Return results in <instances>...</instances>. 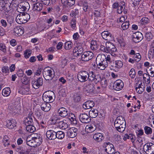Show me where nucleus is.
<instances>
[{"label": "nucleus", "mask_w": 154, "mask_h": 154, "mask_svg": "<svg viewBox=\"0 0 154 154\" xmlns=\"http://www.w3.org/2000/svg\"><path fill=\"white\" fill-rule=\"evenodd\" d=\"M33 119H35L34 116L32 115V112H30L28 117L26 118L24 121V123L26 125H29L30 124H33Z\"/></svg>", "instance_id": "dca6fc26"}, {"label": "nucleus", "mask_w": 154, "mask_h": 154, "mask_svg": "<svg viewBox=\"0 0 154 154\" xmlns=\"http://www.w3.org/2000/svg\"><path fill=\"white\" fill-rule=\"evenodd\" d=\"M58 126L62 129L65 130L68 128V125L62 121L60 122Z\"/></svg>", "instance_id": "37998d69"}, {"label": "nucleus", "mask_w": 154, "mask_h": 154, "mask_svg": "<svg viewBox=\"0 0 154 154\" xmlns=\"http://www.w3.org/2000/svg\"><path fill=\"white\" fill-rule=\"evenodd\" d=\"M98 114L97 110L94 109H91L89 112V116L91 118H96L98 116Z\"/></svg>", "instance_id": "72a5a7b5"}, {"label": "nucleus", "mask_w": 154, "mask_h": 154, "mask_svg": "<svg viewBox=\"0 0 154 154\" xmlns=\"http://www.w3.org/2000/svg\"><path fill=\"white\" fill-rule=\"evenodd\" d=\"M11 93L10 89L9 87L4 88L2 91V94L4 96L7 97Z\"/></svg>", "instance_id": "58836bf2"}, {"label": "nucleus", "mask_w": 154, "mask_h": 154, "mask_svg": "<svg viewBox=\"0 0 154 154\" xmlns=\"http://www.w3.org/2000/svg\"><path fill=\"white\" fill-rule=\"evenodd\" d=\"M148 69L150 74V76L151 77L154 76V65H152L148 66Z\"/></svg>", "instance_id": "c03bdc74"}, {"label": "nucleus", "mask_w": 154, "mask_h": 154, "mask_svg": "<svg viewBox=\"0 0 154 154\" xmlns=\"http://www.w3.org/2000/svg\"><path fill=\"white\" fill-rule=\"evenodd\" d=\"M56 138L59 139H62L65 136L64 133L62 131H59L56 132Z\"/></svg>", "instance_id": "79ce46f5"}, {"label": "nucleus", "mask_w": 154, "mask_h": 154, "mask_svg": "<svg viewBox=\"0 0 154 154\" xmlns=\"http://www.w3.org/2000/svg\"><path fill=\"white\" fill-rule=\"evenodd\" d=\"M98 66V68L101 70H104L106 67L107 66L108 64H107V62L104 60L101 61L100 62L98 63V64H97Z\"/></svg>", "instance_id": "2f4dec72"}, {"label": "nucleus", "mask_w": 154, "mask_h": 154, "mask_svg": "<svg viewBox=\"0 0 154 154\" xmlns=\"http://www.w3.org/2000/svg\"><path fill=\"white\" fill-rule=\"evenodd\" d=\"M103 146L105 148L106 152L109 154H113L115 151L114 145L110 142L104 143Z\"/></svg>", "instance_id": "0eeeda50"}, {"label": "nucleus", "mask_w": 154, "mask_h": 154, "mask_svg": "<svg viewBox=\"0 0 154 154\" xmlns=\"http://www.w3.org/2000/svg\"><path fill=\"white\" fill-rule=\"evenodd\" d=\"M10 5V3H5L4 0H0V10L6 15L11 10Z\"/></svg>", "instance_id": "39448f33"}, {"label": "nucleus", "mask_w": 154, "mask_h": 154, "mask_svg": "<svg viewBox=\"0 0 154 154\" xmlns=\"http://www.w3.org/2000/svg\"><path fill=\"white\" fill-rule=\"evenodd\" d=\"M144 130L145 133L147 135L151 134L152 132V128L147 126H146L144 127Z\"/></svg>", "instance_id": "09e8293b"}, {"label": "nucleus", "mask_w": 154, "mask_h": 154, "mask_svg": "<svg viewBox=\"0 0 154 154\" xmlns=\"http://www.w3.org/2000/svg\"><path fill=\"white\" fill-rule=\"evenodd\" d=\"M101 78V76L99 74L95 75L93 72H90L89 81L93 82L97 84L100 82Z\"/></svg>", "instance_id": "1a4fd4ad"}, {"label": "nucleus", "mask_w": 154, "mask_h": 154, "mask_svg": "<svg viewBox=\"0 0 154 154\" xmlns=\"http://www.w3.org/2000/svg\"><path fill=\"white\" fill-rule=\"evenodd\" d=\"M95 85L93 83H90L86 86L84 91L86 94L94 93L95 89Z\"/></svg>", "instance_id": "2eb2a0df"}, {"label": "nucleus", "mask_w": 154, "mask_h": 154, "mask_svg": "<svg viewBox=\"0 0 154 154\" xmlns=\"http://www.w3.org/2000/svg\"><path fill=\"white\" fill-rule=\"evenodd\" d=\"M83 48L80 45H78L73 50V53L75 56H78L80 55L83 52Z\"/></svg>", "instance_id": "4be33fe9"}, {"label": "nucleus", "mask_w": 154, "mask_h": 154, "mask_svg": "<svg viewBox=\"0 0 154 154\" xmlns=\"http://www.w3.org/2000/svg\"><path fill=\"white\" fill-rule=\"evenodd\" d=\"M72 44L70 42H66L64 44L65 48L66 50H69L71 48Z\"/></svg>", "instance_id": "864d4df0"}, {"label": "nucleus", "mask_w": 154, "mask_h": 154, "mask_svg": "<svg viewBox=\"0 0 154 154\" xmlns=\"http://www.w3.org/2000/svg\"><path fill=\"white\" fill-rule=\"evenodd\" d=\"M76 21L75 19H72L71 21L70 26L72 29H74L76 26Z\"/></svg>", "instance_id": "e2e57ef3"}, {"label": "nucleus", "mask_w": 154, "mask_h": 154, "mask_svg": "<svg viewBox=\"0 0 154 154\" xmlns=\"http://www.w3.org/2000/svg\"><path fill=\"white\" fill-rule=\"evenodd\" d=\"M33 125L30 124L29 125H26V130L28 132L32 133L35 130V128Z\"/></svg>", "instance_id": "e433bc0d"}, {"label": "nucleus", "mask_w": 154, "mask_h": 154, "mask_svg": "<svg viewBox=\"0 0 154 154\" xmlns=\"http://www.w3.org/2000/svg\"><path fill=\"white\" fill-rule=\"evenodd\" d=\"M58 112L60 116L63 117H66L69 112L64 107L60 108L58 109Z\"/></svg>", "instance_id": "393cba45"}, {"label": "nucleus", "mask_w": 154, "mask_h": 154, "mask_svg": "<svg viewBox=\"0 0 154 154\" xmlns=\"http://www.w3.org/2000/svg\"><path fill=\"white\" fill-rule=\"evenodd\" d=\"M0 50L3 51L4 53L6 52V47L5 45L3 43H0Z\"/></svg>", "instance_id": "0e129e2a"}, {"label": "nucleus", "mask_w": 154, "mask_h": 154, "mask_svg": "<svg viewBox=\"0 0 154 154\" xmlns=\"http://www.w3.org/2000/svg\"><path fill=\"white\" fill-rule=\"evenodd\" d=\"M54 96V92L52 91H48L44 93L42 96L43 100L46 102L51 103L54 100L53 97Z\"/></svg>", "instance_id": "7ed1b4c3"}, {"label": "nucleus", "mask_w": 154, "mask_h": 154, "mask_svg": "<svg viewBox=\"0 0 154 154\" xmlns=\"http://www.w3.org/2000/svg\"><path fill=\"white\" fill-rule=\"evenodd\" d=\"M98 48L97 42L96 41H91V48L93 50H96Z\"/></svg>", "instance_id": "a19ab883"}, {"label": "nucleus", "mask_w": 154, "mask_h": 154, "mask_svg": "<svg viewBox=\"0 0 154 154\" xmlns=\"http://www.w3.org/2000/svg\"><path fill=\"white\" fill-rule=\"evenodd\" d=\"M21 80L23 84L27 85L29 83V79L26 75H25L24 77H23V78L21 79Z\"/></svg>", "instance_id": "3c124183"}, {"label": "nucleus", "mask_w": 154, "mask_h": 154, "mask_svg": "<svg viewBox=\"0 0 154 154\" xmlns=\"http://www.w3.org/2000/svg\"><path fill=\"white\" fill-rule=\"evenodd\" d=\"M103 38L107 41H110L112 40L113 36L112 34L108 31H104L101 33Z\"/></svg>", "instance_id": "a211bd4d"}, {"label": "nucleus", "mask_w": 154, "mask_h": 154, "mask_svg": "<svg viewBox=\"0 0 154 154\" xmlns=\"http://www.w3.org/2000/svg\"><path fill=\"white\" fill-rule=\"evenodd\" d=\"M101 84L102 86L103 87H106L107 85V82L106 80L105 77L101 78V81H100Z\"/></svg>", "instance_id": "603ef678"}, {"label": "nucleus", "mask_w": 154, "mask_h": 154, "mask_svg": "<svg viewBox=\"0 0 154 154\" xmlns=\"http://www.w3.org/2000/svg\"><path fill=\"white\" fill-rule=\"evenodd\" d=\"M115 123H118L120 124H126L125 119L124 117L122 116H119L117 117L116 119Z\"/></svg>", "instance_id": "f704fd0d"}, {"label": "nucleus", "mask_w": 154, "mask_h": 154, "mask_svg": "<svg viewBox=\"0 0 154 154\" xmlns=\"http://www.w3.org/2000/svg\"><path fill=\"white\" fill-rule=\"evenodd\" d=\"M125 7V3L123 1L121 2H120V4L119 5L117 10V12L121 14L123 11L124 14H126L127 11L124 10Z\"/></svg>", "instance_id": "5701e85b"}, {"label": "nucleus", "mask_w": 154, "mask_h": 154, "mask_svg": "<svg viewBox=\"0 0 154 154\" xmlns=\"http://www.w3.org/2000/svg\"><path fill=\"white\" fill-rule=\"evenodd\" d=\"M145 86V84L142 83L141 81H138L135 85V89L137 92L141 94L143 91Z\"/></svg>", "instance_id": "4468645a"}, {"label": "nucleus", "mask_w": 154, "mask_h": 154, "mask_svg": "<svg viewBox=\"0 0 154 154\" xmlns=\"http://www.w3.org/2000/svg\"><path fill=\"white\" fill-rule=\"evenodd\" d=\"M126 127V124H122L119 127V129H117V130L119 132H122L125 131Z\"/></svg>", "instance_id": "5fc2aeb1"}, {"label": "nucleus", "mask_w": 154, "mask_h": 154, "mask_svg": "<svg viewBox=\"0 0 154 154\" xmlns=\"http://www.w3.org/2000/svg\"><path fill=\"white\" fill-rule=\"evenodd\" d=\"M90 72L89 73L86 71H82L79 72L77 75L78 80L81 82H85L88 79L89 80Z\"/></svg>", "instance_id": "20e7f679"}, {"label": "nucleus", "mask_w": 154, "mask_h": 154, "mask_svg": "<svg viewBox=\"0 0 154 154\" xmlns=\"http://www.w3.org/2000/svg\"><path fill=\"white\" fill-rule=\"evenodd\" d=\"M67 118L69 119L72 122H73L74 123H76L77 122V121L76 120L74 114L71 113H69L68 114V115L66 116Z\"/></svg>", "instance_id": "c9c22d12"}, {"label": "nucleus", "mask_w": 154, "mask_h": 154, "mask_svg": "<svg viewBox=\"0 0 154 154\" xmlns=\"http://www.w3.org/2000/svg\"><path fill=\"white\" fill-rule=\"evenodd\" d=\"M106 47L107 48V52H109L110 54L114 53L113 52H116V48L115 46L111 42H109L106 44Z\"/></svg>", "instance_id": "f3484780"}, {"label": "nucleus", "mask_w": 154, "mask_h": 154, "mask_svg": "<svg viewBox=\"0 0 154 154\" xmlns=\"http://www.w3.org/2000/svg\"><path fill=\"white\" fill-rule=\"evenodd\" d=\"M94 105V103L92 101H88L83 105V107L85 109H89L92 108Z\"/></svg>", "instance_id": "bb28decb"}, {"label": "nucleus", "mask_w": 154, "mask_h": 154, "mask_svg": "<svg viewBox=\"0 0 154 154\" xmlns=\"http://www.w3.org/2000/svg\"><path fill=\"white\" fill-rule=\"evenodd\" d=\"M94 139L97 142H100L104 139L103 135L100 133H97L93 136Z\"/></svg>", "instance_id": "c85d7f7f"}, {"label": "nucleus", "mask_w": 154, "mask_h": 154, "mask_svg": "<svg viewBox=\"0 0 154 154\" xmlns=\"http://www.w3.org/2000/svg\"><path fill=\"white\" fill-rule=\"evenodd\" d=\"M30 18L29 14L26 13H20L16 17V21L19 24H23L27 22Z\"/></svg>", "instance_id": "f257e3e1"}, {"label": "nucleus", "mask_w": 154, "mask_h": 154, "mask_svg": "<svg viewBox=\"0 0 154 154\" xmlns=\"http://www.w3.org/2000/svg\"><path fill=\"white\" fill-rule=\"evenodd\" d=\"M67 7H71L74 5L75 0H68Z\"/></svg>", "instance_id": "774afa93"}, {"label": "nucleus", "mask_w": 154, "mask_h": 154, "mask_svg": "<svg viewBox=\"0 0 154 154\" xmlns=\"http://www.w3.org/2000/svg\"><path fill=\"white\" fill-rule=\"evenodd\" d=\"M80 121L84 123H87L91 121L90 117L86 113H82L79 116Z\"/></svg>", "instance_id": "ddd939ff"}, {"label": "nucleus", "mask_w": 154, "mask_h": 154, "mask_svg": "<svg viewBox=\"0 0 154 154\" xmlns=\"http://www.w3.org/2000/svg\"><path fill=\"white\" fill-rule=\"evenodd\" d=\"M124 86L123 82L121 80H117L114 82L113 88L116 91L121 90Z\"/></svg>", "instance_id": "f8f14e48"}, {"label": "nucleus", "mask_w": 154, "mask_h": 154, "mask_svg": "<svg viewBox=\"0 0 154 154\" xmlns=\"http://www.w3.org/2000/svg\"><path fill=\"white\" fill-rule=\"evenodd\" d=\"M7 21L8 24L11 26L13 23L14 20V17L13 16H9L7 17Z\"/></svg>", "instance_id": "4d7b16f0"}, {"label": "nucleus", "mask_w": 154, "mask_h": 154, "mask_svg": "<svg viewBox=\"0 0 154 154\" xmlns=\"http://www.w3.org/2000/svg\"><path fill=\"white\" fill-rule=\"evenodd\" d=\"M41 109L45 112L48 111L51 108V106L49 103L44 102L41 105Z\"/></svg>", "instance_id": "a878e982"}, {"label": "nucleus", "mask_w": 154, "mask_h": 154, "mask_svg": "<svg viewBox=\"0 0 154 154\" xmlns=\"http://www.w3.org/2000/svg\"><path fill=\"white\" fill-rule=\"evenodd\" d=\"M78 130L74 127L70 128L67 132V135L70 138H73L76 135Z\"/></svg>", "instance_id": "6ab92c4d"}, {"label": "nucleus", "mask_w": 154, "mask_h": 154, "mask_svg": "<svg viewBox=\"0 0 154 154\" xmlns=\"http://www.w3.org/2000/svg\"><path fill=\"white\" fill-rule=\"evenodd\" d=\"M149 54L150 57L154 58V47H152L149 50Z\"/></svg>", "instance_id": "69168bd1"}, {"label": "nucleus", "mask_w": 154, "mask_h": 154, "mask_svg": "<svg viewBox=\"0 0 154 154\" xmlns=\"http://www.w3.org/2000/svg\"><path fill=\"white\" fill-rule=\"evenodd\" d=\"M9 67L7 66H4L2 67V72L7 73L9 72Z\"/></svg>", "instance_id": "338daca9"}, {"label": "nucleus", "mask_w": 154, "mask_h": 154, "mask_svg": "<svg viewBox=\"0 0 154 154\" xmlns=\"http://www.w3.org/2000/svg\"><path fill=\"white\" fill-rule=\"evenodd\" d=\"M150 22V20L148 18L146 17L142 18L140 20L141 24L144 25Z\"/></svg>", "instance_id": "a18cd8bd"}, {"label": "nucleus", "mask_w": 154, "mask_h": 154, "mask_svg": "<svg viewBox=\"0 0 154 154\" xmlns=\"http://www.w3.org/2000/svg\"><path fill=\"white\" fill-rule=\"evenodd\" d=\"M31 51L30 50H26L24 54V57L26 58H28L30 56Z\"/></svg>", "instance_id": "680f3d73"}, {"label": "nucleus", "mask_w": 154, "mask_h": 154, "mask_svg": "<svg viewBox=\"0 0 154 154\" xmlns=\"http://www.w3.org/2000/svg\"><path fill=\"white\" fill-rule=\"evenodd\" d=\"M56 132L52 130H49L46 132L47 137L50 140H54L56 138Z\"/></svg>", "instance_id": "aec40b11"}, {"label": "nucleus", "mask_w": 154, "mask_h": 154, "mask_svg": "<svg viewBox=\"0 0 154 154\" xmlns=\"http://www.w3.org/2000/svg\"><path fill=\"white\" fill-rule=\"evenodd\" d=\"M16 124L14 120H8L7 122L6 126L8 128L12 129L16 126Z\"/></svg>", "instance_id": "c756f323"}, {"label": "nucleus", "mask_w": 154, "mask_h": 154, "mask_svg": "<svg viewBox=\"0 0 154 154\" xmlns=\"http://www.w3.org/2000/svg\"><path fill=\"white\" fill-rule=\"evenodd\" d=\"M129 25V22L126 21L122 23V27L123 30H126L128 28Z\"/></svg>", "instance_id": "6e6d98bb"}, {"label": "nucleus", "mask_w": 154, "mask_h": 154, "mask_svg": "<svg viewBox=\"0 0 154 154\" xmlns=\"http://www.w3.org/2000/svg\"><path fill=\"white\" fill-rule=\"evenodd\" d=\"M110 54L111 55H108L106 57V56L104 55H101L100 56H98L97 57V58L98 59L100 57H105V60L104 59V60H105L106 61L107 64L108 65H109L111 64V63L112 62V56H113L116 55V54Z\"/></svg>", "instance_id": "412c9836"}, {"label": "nucleus", "mask_w": 154, "mask_h": 154, "mask_svg": "<svg viewBox=\"0 0 154 154\" xmlns=\"http://www.w3.org/2000/svg\"><path fill=\"white\" fill-rule=\"evenodd\" d=\"M43 84L42 79L39 77L37 79H35L32 82V87L35 89H37Z\"/></svg>", "instance_id": "9b49d317"}, {"label": "nucleus", "mask_w": 154, "mask_h": 154, "mask_svg": "<svg viewBox=\"0 0 154 154\" xmlns=\"http://www.w3.org/2000/svg\"><path fill=\"white\" fill-rule=\"evenodd\" d=\"M29 91L28 87H27L26 88L23 87L22 88L20 93L23 95H27L29 94Z\"/></svg>", "instance_id": "de8ad7c7"}, {"label": "nucleus", "mask_w": 154, "mask_h": 154, "mask_svg": "<svg viewBox=\"0 0 154 154\" xmlns=\"http://www.w3.org/2000/svg\"><path fill=\"white\" fill-rule=\"evenodd\" d=\"M27 144L31 147H35V143L34 139L32 138V139L29 141L27 143Z\"/></svg>", "instance_id": "13d9d810"}, {"label": "nucleus", "mask_w": 154, "mask_h": 154, "mask_svg": "<svg viewBox=\"0 0 154 154\" xmlns=\"http://www.w3.org/2000/svg\"><path fill=\"white\" fill-rule=\"evenodd\" d=\"M43 76L46 80H51L54 76V72L53 69L49 67L44 68L43 72Z\"/></svg>", "instance_id": "f03ea898"}, {"label": "nucleus", "mask_w": 154, "mask_h": 154, "mask_svg": "<svg viewBox=\"0 0 154 154\" xmlns=\"http://www.w3.org/2000/svg\"><path fill=\"white\" fill-rule=\"evenodd\" d=\"M35 144V146H39L42 143V138L41 137H39L37 138L33 139Z\"/></svg>", "instance_id": "49530a36"}, {"label": "nucleus", "mask_w": 154, "mask_h": 154, "mask_svg": "<svg viewBox=\"0 0 154 154\" xmlns=\"http://www.w3.org/2000/svg\"><path fill=\"white\" fill-rule=\"evenodd\" d=\"M129 75L131 78H134L135 76V72L133 68H132L129 72Z\"/></svg>", "instance_id": "bf43d9fd"}, {"label": "nucleus", "mask_w": 154, "mask_h": 154, "mask_svg": "<svg viewBox=\"0 0 154 154\" xmlns=\"http://www.w3.org/2000/svg\"><path fill=\"white\" fill-rule=\"evenodd\" d=\"M143 150L146 154H154V144L148 143L143 146Z\"/></svg>", "instance_id": "423d86ee"}, {"label": "nucleus", "mask_w": 154, "mask_h": 154, "mask_svg": "<svg viewBox=\"0 0 154 154\" xmlns=\"http://www.w3.org/2000/svg\"><path fill=\"white\" fill-rule=\"evenodd\" d=\"M42 8V4L40 3H36L33 4L32 10L33 11H40Z\"/></svg>", "instance_id": "7c9ffc66"}, {"label": "nucleus", "mask_w": 154, "mask_h": 154, "mask_svg": "<svg viewBox=\"0 0 154 154\" xmlns=\"http://www.w3.org/2000/svg\"><path fill=\"white\" fill-rule=\"evenodd\" d=\"M19 8L22 9V10L25 11L28 10L30 8V5L28 2H24L20 3Z\"/></svg>", "instance_id": "cd10ccee"}, {"label": "nucleus", "mask_w": 154, "mask_h": 154, "mask_svg": "<svg viewBox=\"0 0 154 154\" xmlns=\"http://www.w3.org/2000/svg\"><path fill=\"white\" fill-rule=\"evenodd\" d=\"M135 61L138 62L140 60L141 57L139 53H136L134 56Z\"/></svg>", "instance_id": "052dcab7"}, {"label": "nucleus", "mask_w": 154, "mask_h": 154, "mask_svg": "<svg viewBox=\"0 0 154 154\" xmlns=\"http://www.w3.org/2000/svg\"><path fill=\"white\" fill-rule=\"evenodd\" d=\"M133 41L136 43L140 42L143 39V35L141 33L137 32L133 33L131 35Z\"/></svg>", "instance_id": "9d476101"}, {"label": "nucleus", "mask_w": 154, "mask_h": 154, "mask_svg": "<svg viewBox=\"0 0 154 154\" xmlns=\"http://www.w3.org/2000/svg\"><path fill=\"white\" fill-rule=\"evenodd\" d=\"M123 65V63L121 61L118 60L115 61V62L112 65V66L113 67L116 68L118 69L121 68Z\"/></svg>", "instance_id": "473e14b6"}, {"label": "nucleus", "mask_w": 154, "mask_h": 154, "mask_svg": "<svg viewBox=\"0 0 154 154\" xmlns=\"http://www.w3.org/2000/svg\"><path fill=\"white\" fill-rule=\"evenodd\" d=\"M86 129H87L88 132L91 133L94 131L96 127L95 125H88L86 126Z\"/></svg>", "instance_id": "ea45409f"}, {"label": "nucleus", "mask_w": 154, "mask_h": 154, "mask_svg": "<svg viewBox=\"0 0 154 154\" xmlns=\"http://www.w3.org/2000/svg\"><path fill=\"white\" fill-rule=\"evenodd\" d=\"M94 57L93 53L90 51H85L81 56V59L82 61H88Z\"/></svg>", "instance_id": "6e6552de"}, {"label": "nucleus", "mask_w": 154, "mask_h": 154, "mask_svg": "<svg viewBox=\"0 0 154 154\" xmlns=\"http://www.w3.org/2000/svg\"><path fill=\"white\" fill-rule=\"evenodd\" d=\"M9 137L7 135L4 136L3 138V142L5 146H8L10 145V141Z\"/></svg>", "instance_id": "4c0bfd02"}, {"label": "nucleus", "mask_w": 154, "mask_h": 154, "mask_svg": "<svg viewBox=\"0 0 154 154\" xmlns=\"http://www.w3.org/2000/svg\"><path fill=\"white\" fill-rule=\"evenodd\" d=\"M24 32V29L21 27L17 26L14 29V32L16 35H21L23 34Z\"/></svg>", "instance_id": "b1692460"}, {"label": "nucleus", "mask_w": 154, "mask_h": 154, "mask_svg": "<svg viewBox=\"0 0 154 154\" xmlns=\"http://www.w3.org/2000/svg\"><path fill=\"white\" fill-rule=\"evenodd\" d=\"M146 38L147 40L149 41L153 38V36L150 32H147L145 35Z\"/></svg>", "instance_id": "8fccbe9b"}]
</instances>
